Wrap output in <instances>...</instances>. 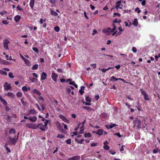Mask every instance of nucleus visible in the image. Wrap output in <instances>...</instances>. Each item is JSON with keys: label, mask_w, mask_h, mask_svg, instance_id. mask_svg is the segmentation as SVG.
I'll return each instance as SVG.
<instances>
[{"label": "nucleus", "mask_w": 160, "mask_h": 160, "mask_svg": "<svg viewBox=\"0 0 160 160\" xmlns=\"http://www.w3.org/2000/svg\"><path fill=\"white\" fill-rule=\"evenodd\" d=\"M69 84L72 85L76 88H77L78 87V85L75 83V82L73 81L70 82Z\"/></svg>", "instance_id": "nucleus-28"}, {"label": "nucleus", "mask_w": 160, "mask_h": 160, "mask_svg": "<svg viewBox=\"0 0 160 160\" xmlns=\"http://www.w3.org/2000/svg\"><path fill=\"white\" fill-rule=\"evenodd\" d=\"M25 63L28 66H29L31 65L30 61L26 59L24 60Z\"/></svg>", "instance_id": "nucleus-22"}, {"label": "nucleus", "mask_w": 160, "mask_h": 160, "mask_svg": "<svg viewBox=\"0 0 160 160\" xmlns=\"http://www.w3.org/2000/svg\"><path fill=\"white\" fill-rule=\"evenodd\" d=\"M160 57V54H158V55H156L155 56V59L156 61H157L158 60V58Z\"/></svg>", "instance_id": "nucleus-50"}, {"label": "nucleus", "mask_w": 160, "mask_h": 160, "mask_svg": "<svg viewBox=\"0 0 160 160\" xmlns=\"http://www.w3.org/2000/svg\"><path fill=\"white\" fill-rule=\"evenodd\" d=\"M32 50L36 53H38L39 51L38 49L37 48L35 47H33Z\"/></svg>", "instance_id": "nucleus-44"}, {"label": "nucleus", "mask_w": 160, "mask_h": 160, "mask_svg": "<svg viewBox=\"0 0 160 160\" xmlns=\"http://www.w3.org/2000/svg\"><path fill=\"white\" fill-rule=\"evenodd\" d=\"M118 80H120L123 81H124V80L123 79L121 78H116L114 76H112L111 77L110 81L113 82H115Z\"/></svg>", "instance_id": "nucleus-10"}, {"label": "nucleus", "mask_w": 160, "mask_h": 160, "mask_svg": "<svg viewBox=\"0 0 160 160\" xmlns=\"http://www.w3.org/2000/svg\"><path fill=\"white\" fill-rule=\"evenodd\" d=\"M41 107L42 108V111L44 110L45 109V105L44 104L42 103V102H41V103L39 104Z\"/></svg>", "instance_id": "nucleus-32"}, {"label": "nucleus", "mask_w": 160, "mask_h": 160, "mask_svg": "<svg viewBox=\"0 0 160 160\" xmlns=\"http://www.w3.org/2000/svg\"><path fill=\"white\" fill-rule=\"evenodd\" d=\"M21 18V17L19 15H17L14 18V19L15 22H18L19 21Z\"/></svg>", "instance_id": "nucleus-20"}, {"label": "nucleus", "mask_w": 160, "mask_h": 160, "mask_svg": "<svg viewBox=\"0 0 160 160\" xmlns=\"http://www.w3.org/2000/svg\"><path fill=\"white\" fill-rule=\"evenodd\" d=\"M83 103H84L85 105H90L91 103L89 102H83Z\"/></svg>", "instance_id": "nucleus-58"}, {"label": "nucleus", "mask_w": 160, "mask_h": 160, "mask_svg": "<svg viewBox=\"0 0 160 160\" xmlns=\"http://www.w3.org/2000/svg\"><path fill=\"white\" fill-rule=\"evenodd\" d=\"M2 22L3 24L5 25H7L8 24V22L6 20H2Z\"/></svg>", "instance_id": "nucleus-56"}, {"label": "nucleus", "mask_w": 160, "mask_h": 160, "mask_svg": "<svg viewBox=\"0 0 160 160\" xmlns=\"http://www.w3.org/2000/svg\"><path fill=\"white\" fill-rule=\"evenodd\" d=\"M39 22L40 24H43V19H42V18H41L40 19V20Z\"/></svg>", "instance_id": "nucleus-63"}, {"label": "nucleus", "mask_w": 160, "mask_h": 160, "mask_svg": "<svg viewBox=\"0 0 160 160\" xmlns=\"http://www.w3.org/2000/svg\"><path fill=\"white\" fill-rule=\"evenodd\" d=\"M29 111L32 114H34L36 112V111L34 109H31Z\"/></svg>", "instance_id": "nucleus-45"}, {"label": "nucleus", "mask_w": 160, "mask_h": 160, "mask_svg": "<svg viewBox=\"0 0 160 160\" xmlns=\"http://www.w3.org/2000/svg\"><path fill=\"white\" fill-rule=\"evenodd\" d=\"M10 43V42L8 39H5L3 42V46L4 48H5L6 50H8V44Z\"/></svg>", "instance_id": "nucleus-5"}, {"label": "nucleus", "mask_w": 160, "mask_h": 160, "mask_svg": "<svg viewBox=\"0 0 160 160\" xmlns=\"http://www.w3.org/2000/svg\"><path fill=\"white\" fill-rule=\"evenodd\" d=\"M37 101L38 102V103L40 104L41 103V102H40V101H43L44 100L43 98L41 96H39L38 97V98L36 99Z\"/></svg>", "instance_id": "nucleus-21"}, {"label": "nucleus", "mask_w": 160, "mask_h": 160, "mask_svg": "<svg viewBox=\"0 0 160 160\" xmlns=\"http://www.w3.org/2000/svg\"><path fill=\"white\" fill-rule=\"evenodd\" d=\"M47 75L44 72H43L41 75V79L42 80H45L47 78Z\"/></svg>", "instance_id": "nucleus-16"}, {"label": "nucleus", "mask_w": 160, "mask_h": 160, "mask_svg": "<svg viewBox=\"0 0 160 160\" xmlns=\"http://www.w3.org/2000/svg\"><path fill=\"white\" fill-rule=\"evenodd\" d=\"M102 32L106 34L107 35H109L110 33V28H108L106 29H103L102 31Z\"/></svg>", "instance_id": "nucleus-14"}, {"label": "nucleus", "mask_w": 160, "mask_h": 160, "mask_svg": "<svg viewBox=\"0 0 160 160\" xmlns=\"http://www.w3.org/2000/svg\"><path fill=\"white\" fill-rule=\"evenodd\" d=\"M142 5L143 6H144L146 4V1L145 0H143L141 3Z\"/></svg>", "instance_id": "nucleus-61"}, {"label": "nucleus", "mask_w": 160, "mask_h": 160, "mask_svg": "<svg viewBox=\"0 0 160 160\" xmlns=\"http://www.w3.org/2000/svg\"><path fill=\"white\" fill-rule=\"evenodd\" d=\"M18 138L17 137V138L16 139L15 137L12 138L10 137L8 138V142L10 145L14 144L16 142Z\"/></svg>", "instance_id": "nucleus-2"}, {"label": "nucleus", "mask_w": 160, "mask_h": 160, "mask_svg": "<svg viewBox=\"0 0 160 160\" xmlns=\"http://www.w3.org/2000/svg\"><path fill=\"white\" fill-rule=\"evenodd\" d=\"M16 132L15 130L13 128L10 129L9 131V133L10 135L14 134Z\"/></svg>", "instance_id": "nucleus-23"}, {"label": "nucleus", "mask_w": 160, "mask_h": 160, "mask_svg": "<svg viewBox=\"0 0 160 160\" xmlns=\"http://www.w3.org/2000/svg\"><path fill=\"white\" fill-rule=\"evenodd\" d=\"M71 139H68L66 140L65 142L66 143L68 144H70L71 143Z\"/></svg>", "instance_id": "nucleus-39"}, {"label": "nucleus", "mask_w": 160, "mask_h": 160, "mask_svg": "<svg viewBox=\"0 0 160 160\" xmlns=\"http://www.w3.org/2000/svg\"><path fill=\"white\" fill-rule=\"evenodd\" d=\"M80 157L77 155L72 157L68 158L67 160H78L80 159Z\"/></svg>", "instance_id": "nucleus-9"}, {"label": "nucleus", "mask_w": 160, "mask_h": 160, "mask_svg": "<svg viewBox=\"0 0 160 160\" xmlns=\"http://www.w3.org/2000/svg\"><path fill=\"white\" fill-rule=\"evenodd\" d=\"M86 101L90 103H91V98L88 96H87L86 97Z\"/></svg>", "instance_id": "nucleus-36"}, {"label": "nucleus", "mask_w": 160, "mask_h": 160, "mask_svg": "<svg viewBox=\"0 0 160 160\" xmlns=\"http://www.w3.org/2000/svg\"><path fill=\"white\" fill-rule=\"evenodd\" d=\"M138 24V22L137 19L135 18L134 19L133 21L132 22V24L134 26H137Z\"/></svg>", "instance_id": "nucleus-24"}, {"label": "nucleus", "mask_w": 160, "mask_h": 160, "mask_svg": "<svg viewBox=\"0 0 160 160\" xmlns=\"http://www.w3.org/2000/svg\"><path fill=\"white\" fill-rule=\"evenodd\" d=\"M132 51L133 52L136 53L137 51V49L135 47H133L132 48Z\"/></svg>", "instance_id": "nucleus-49"}, {"label": "nucleus", "mask_w": 160, "mask_h": 160, "mask_svg": "<svg viewBox=\"0 0 160 160\" xmlns=\"http://www.w3.org/2000/svg\"><path fill=\"white\" fill-rule=\"evenodd\" d=\"M135 11L137 12L138 13H140L141 12V10L138 8H137L135 9Z\"/></svg>", "instance_id": "nucleus-53"}, {"label": "nucleus", "mask_w": 160, "mask_h": 160, "mask_svg": "<svg viewBox=\"0 0 160 160\" xmlns=\"http://www.w3.org/2000/svg\"><path fill=\"white\" fill-rule=\"evenodd\" d=\"M59 118L65 123H69V121L62 115L60 114Z\"/></svg>", "instance_id": "nucleus-7"}, {"label": "nucleus", "mask_w": 160, "mask_h": 160, "mask_svg": "<svg viewBox=\"0 0 160 160\" xmlns=\"http://www.w3.org/2000/svg\"><path fill=\"white\" fill-rule=\"evenodd\" d=\"M103 147L106 150H108L109 148V146L107 145H104Z\"/></svg>", "instance_id": "nucleus-47"}, {"label": "nucleus", "mask_w": 160, "mask_h": 160, "mask_svg": "<svg viewBox=\"0 0 160 160\" xmlns=\"http://www.w3.org/2000/svg\"><path fill=\"white\" fill-rule=\"evenodd\" d=\"M17 96L18 97H20L22 96V94L21 92H18L17 93Z\"/></svg>", "instance_id": "nucleus-51"}, {"label": "nucleus", "mask_w": 160, "mask_h": 160, "mask_svg": "<svg viewBox=\"0 0 160 160\" xmlns=\"http://www.w3.org/2000/svg\"><path fill=\"white\" fill-rule=\"evenodd\" d=\"M35 1V0H30L29 5L32 9H33V8Z\"/></svg>", "instance_id": "nucleus-18"}, {"label": "nucleus", "mask_w": 160, "mask_h": 160, "mask_svg": "<svg viewBox=\"0 0 160 160\" xmlns=\"http://www.w3.org/2000/svg\"><path fill=\"white\" fill-rule=\"evenodd\" d=\"M121 2L120 1H118L116 3L115 8L117 10H118V8L122 9V5L121 4Z\"/></svg>", "instance_id": "nucleus-6"}, {"label": "nucleus", "mask_w": 160, "mask_h": 160, "mask_svg": "<svg viewBox=\"0 0 160 160\" xmlns=\"http://www.w3.org/2000/svg\"><path fill=\"white\" fill-rule=\"evenodd\" d=\"M117 30H116L115 31H114V32H112V36L115 35L116 36V34L117 33Z\"/></svg>", "instance_id": "nucleus-62"}, {"label": "nucleus", "mask_w": 160, "mask_h": 160, "mask_svg": "<svg viewBox=\"0 0 160 160\" xmlns=\"http://www.w3.org/2000/svg\"><path fill=\"white\" fill-rule=\"evenodd\" d=\"M17 9L19 10V11H22V8L20 7L19 5H18L17 7Z\"/></svg>", "instance_id": "nucleus-57"}, {"label": "nucleus", "mask_w": 160, "mask_h": 160, "mask_svg": "<svg viewBox=\"0 0 160 160\" xmlns=\"http://www.w3.org/2000/svg\"><path fill=\"white\" fill-rule=\"evenodd\" d=\"M54 30L56 32H58L60 30V28L56 26L54 28Z\"/></svg>", "instance_id": "nucleus-43"}, {"label": "nucleus", "mask_w": 160, "mask_h": 160, "mask_svg": "<svg viewBox=\"0 0 160 160\" xmlns=\"http://www.w3.org/2000/svg\"><path fill=\"white\" fill-rule=\"evenodd\" d=\"M114 67H109L107 69H103L102 70V72H106V71H108L109 70H110L111 69H114Z\"/></svg>", "instance_id": "nucleus-29"}, {"label": "nucleus", "mask_w": 160, "mask_h": 160, "mask_svg": "<svg viewBox=\"0 0 160 160\" xmlns=\"http://www.w3.org/2000/svg\"><path fill=\"white\" fill-rule=\"evenodd\" d=\"M22 89L24 92H27L28 90V88L27 87L24 86L22 87Z\"/></svg>", "instance_id": "nucleus-40"}, {"label": "nucleus", "mask_w": 160, "mask_h": 160, "mask_svg": "<svg viewBox=\"0 0 160 160\" xmlns=\"http://www.w3.org/2000/svg\"><path fill=\"white\" fill-rule=\"evenodd\" d=\"M7 95L9 96H10L12 98H14V94L12 92H8Z\"/></svg>", "instance_id": "nucleus-34"}, {"label": "nucleus", "mask_w": 160, "mask_h": 160, "mask_svg": "<svg viewBox=\"0 0 160 160\" xmlns=\"http://www.w3.org/2000/svg\"><path fill=\"white\" fill-rule=\"evenodd\" d=\"M82 108H83L87 110L88 111H91L92 110V108L89 107H88V106L83 107Z\"/></svg>", "instance_id": "nucleus-30"}, {"label": "nucleus", "mask_w": 160, "mask_h": 160, "mask_svg": "<svg viewBox=\"0 0 160 160\" xmlns=\"http://www.w3.org/2000/svg\"><path fill=\"white\" fill-rule=\"evenodd\" d=\"M32 92L33 93L36 94L40 96L41 95V93L37 89H34L33 90Z\"/></svg>", "instance_id": "nucleus-17"}, {"label": "nucleus", "mask_w": 160, "mask_h": 160, "mask_svg": "<svg viewBox=\"0 0 160 160\" xmlns=\"http://www.w3.org/2000/svg\"><path fill=\"white\" fill-rule=\"evenodd\" d=\"M0 73L1 74L4 75H7V73L6 72L2 70H0Z\"/></svg>", "instance_id": "nucleus-37"}, {"label": "nucleus", "mask_w": 160, "mask_h": 160, "mask_svg": "<svg viewBox=\"0 0 160 160\" xmlns=\"http://www.w3.org/2000/svg\"><path fill=\"white\" fill-rule=\"evenodd\" d=\"M38 68V64H35L32 67V69L33 70H36Z\"/></svg>", "instance_id": "nucleus-42"}, {"label": "nucleus", "mask_w": 160, "mask_h": 160, "mask_svg": "<svg viewBox=\"0 0 160 160\" xmlns=\"http://www.w3.org/2000/svg\"><path fill=\"white\" fill-rule=\"evenodd\" d=\"M49 122V121L47 119H46L44 122V124L43 125L42 123H38L36 124L37 129L38 128L41 131H45L48 129V123Z\"/></svg>", "instance_id": "nucleus-1"}, {"label": "nucleus", "mask_w": 160, "mask_h": 160, "mask_svg": "<svg viewBox=\"0 0 160 160\" xmlns=\"http://www.w3.org/2000/svg\"><path fill=\"white\" fill-rule=\"evenodd\" d=\"M118 29L119 30V31L116 34V37H117L118 35L121 34L122 32L123 31V29H122V27L121 25L118 28Z\"/></svg>", "instance_id": "nucleus-12"}, {"label": "nucleus", "mask_w": 160, "mask_h": 160, "mask_svg": "<svg viewBox=\"0 0 160 160\" xmlns=\"http://www.w3.org/2000/svg\"><path fill=\"white\" fill-rule=\"evenodd\" d=\"M0 100L4 105H6L7 104V102L4 99H3L2 97V96L1 95H0Z\"/></svg>", "instance_id": "nucleus-15"}, {"label": "nucleus", "mask_w": 160, "mask_h": 160, "mask_svg": "<svg viewBox=\"0 0 160 160\" xmlns=\"http://www.w3.org/2000/svg\"><path fill=\"white\" fill-rule=\"evenodd\" d=\"M99 98V96L98 95H96L95 97V99L96 100H98Z\"/></svg>", "instance_id": "nucleus-64"}, {"label": "nucleus", "mask_w": 160, "mask_h": 160, "mask_svg": "<svg viewBox=\"0 0 160 160\" xmlns=\"http://www.w3.org/2000/svg\"><path fill=\"white\" fill-rule=\"evenodd\" d=\"M133 124L138 128H141V121L139 119H136L133 121Z\"/></svg>", "instance_id": "nucleus-3"}, {"label": "nucleus", "mask_w": 160, "mask_h": 160, "mask_svg": "<svg viewBox=\"0 0 160 160\" xmlns=\"http://www.w3.org/2000/svg\"><path fill=\"white\" fill-rule=\"evenodd\" d=\"M140 91L142 93V94L143 95H145L146 94H147V93L145 92V91L143 90V89H140Z\"/></svg>", "instance_id": "nucleus-31"}, {"label": "nucleus", "mask_w": 160, "mask_h": 160, "mask_svg": "<svg viewBox=\"0 0 160 160\" xmlns=\"http://www.w3.org/2000/svg\"><path fill=\"white\" fill-rule=\"evenodd\" d=\"M143 96H144V98L145 100L148 101L149 100V98L147 94H146L145 95H144Z\"/></svg>", "instance_id": "nucleus-38"}, {"label": "nucleus", "mask_w": 160, "mask_h": 160, "mask_svg": "<svg viewBox=\"0 0 160 160\" xmlns=\"http://www.w3.org/2000/svg\"><path fill=\"white\" fill-rule=\"evenodd\" d=\"M52 13L51 14L54 15V16H56L58 15V14L56 12L53 11H51Z\"/></svg>", "instance_id": "nucleus-46"}, {"label": "nucleus", "mask_w": 160, "mask_h": 160, "mask_svg": "<svg viewBox=\"0 0 160 160\" xmlns=\"http://www.w3.org/2000/svg\"><path fill=\"white\" fill-rule=\"evenodd\" d=\"M98 144L96 143H93L91 144V147H95L98 146Z\"/></svg>", "instance_id": "nucleus-55"}, {"label": "nucleus", "mask_w": 160, "mask_h": 160, "mask_svg": "<svg viewBox=\"0 0 160 160\" xmlns=\"http://www.w3.org/2000/svg\"><path fill=\"white\" fill-rule=\"evenodd\" d=\"M103 131L101 129L98 130L96 132V133L99 135H102L103 133Z\"/></svg>", "instance_id": "nucleus-25"}, {"label": "nucleus", "mask_w": 160, "mask_h": 160, "mask_svg": "<svg viewBox=\"0 0 160 160\" xmlns=\"http://www.w3.org/2000/svg\"><path fill=\"white\" fill-rule=\"evenodd\" d=\"M28 119L31 121L33 122H35L37 121V118L35 116L32 117H28Z\"/></svg>", "instance_id": "nucleus-11"}, {"label": "nucleus", "mask_w": 160, "mask_h": 160, "mask_svg": "<svg viewBox=\"0 0 160 160\" xmlns=\"http://www.w3.org/2000/svg\"><path fill=\"white\" fill-rule=\"evenodd\" d=\"M84 127L83 126H82L80 128V130L79 132V134H81L84 131Z\"/></svg>", "instance_id": "nucleus-35"}, {"label": "nucleus", "mask_w": 160, "mask_h": 160, "mask_svg": "<svg viewBox=\"0 0 160 160\" xmlns=\"http://www.w3.org/2000/svg\"><path fill=\"white\" fill-rule=\"evenodd\" d=\"M97 32L96 30H93V33H92V35H93L97 33Z\"/></svg>", "instance_id": "nucleus-59"}, {"label": "nucleus", "mask_w": 160, "mask_h": 160, "mask_svg": "<svg viewBox=\"0 0 160 160\" xmlns=\"http://www.w3.org/2000/svg\"><path fill=\"white\" fill-rule=\"evenodd\" d=\"M116 126V125L115 124H111L110 125L109 128H112Z\"/></svg>", "instance_id": "nucleus-54"}, {"label": "nucleus", "mask_w": 160, "mask_h": 160, "mask_svg": "<svg viewBox=\"0 0 160 160\" xmlns=\"http://www.w3.org/2000/svg\"><path fill=\"white\" fill-rule=\"evenodd\" d=\"M85 88V87L82 86L81 87V89L79 90V92L81 94H82L84 93V90Z\"/></svg>", "instance_id": "nucleus-27"}, {"label": "nucleus", "mask_w": 160, "mask_h": 160, "mask_svg": "<svg viewBox=\"0 0 160 160\" xmlns=\"http://www.w3.org/2000/svg\"><path fill=\"white\" fill-rule=\"evenodd\" d=\"M26 126L30 128L33 129H36V124L33 123H27L26 124Z\"/></svg>", "instance_id": "nucleus-4"}, {"label": "nucleus", "mask_w": 160, "mask_h": 160, "mask_svg": "<svg viewBox=\"0 0 160 160\" xmlns=\"http://www.w3.org/2000/svg\"><path fill=\"white\" fill-rule=\"evenodd\" d=\"M57 137L60 138H63L64 137V136L62 134H58V135Z\"/></svg>", "instance_id": "nucleus-41"}, {"label": "nucleus", "mask_w": 160, "mask_h": 160, "mask_svg": "<svg viewBox=\"0 0 160 160\" xmlns=\"http://www.w3.org/2000/svg\"><path fill=\"white\" fill-rule=\"evenodd\" d=\"M113 28H110V32H113L116 30H117V27L114 24H113Z\"/></svg>", "instance_id": "nucleus-19"}, {"label": "nucleus", "mask_w": 160, "mask_h": 160, "mask_svg": "<svg viewBox=\"0 0 160 160\" xmlns=\"http://www.w3.org/2000/svg\"><path fill=\"white\" fill-rule=\"evenodd\" d=\"M75 141L76 142H78L80 144H82L83 142L84 141V139H82L80 140H79L77 138H75Z\"/></svg>", "instance_id": "nucleus-26"}, {"label": "nucleus", "mask_w": 160, "mask_h": 160, "mask_svg": "<svg viewBox=\"0 0 160 160\" xmlns=\"http://www.w3.org/2000/svg\"><path fill=\"white\" fill-rule=\"evenodd\" d=\"M13 73L12 72H10L8 74V76L9 78H14V76L13 75Z\"/></svg>", "instance_id": "nucleus-48"}, {"label": "nucleus", "mask_w": 160, "mask_h": 160, "mask_svg": "<svg viewBox=\"0 0 160 160\" xmlns=\"http://www.w3.org/2000/svg\"><path fill=\"white\" fill-rule=\"evenodd\" d=\"M4 89L6 90H8L11 88V86L10 84H8L7 82H6L3 85Z\"/></svg>", "instance_id": "nucleus-8"}, {"label": "nucleus", "mask_w": 160, "mask_h": 160, "mask_svg": "<svg viewBox=\"0 0 160 160\" xmlns=\"http://www.w3.org/2000/svg\"><path fill=\"white\" fill-rule=\"evenodd\" d=\"M84 137L85 138H87V137L90 138L92 136L91 134H90L89 133H85L84 134Z\"/></svg>", "instance_id": "nucleus-33"}, {"label": "nucleus", "mask_w": 160, "mask_h": 160, "mask_svg": "<svg viewBox=\"0 0 160 160\" xmlns=\"http://www.w3.org/2000/svg\"><path fill=\"white\" fill-rule=\"evenodd\" d=\"M38 81V80L37 79L35 78H32V82H37Z\"/></svg>", "instance_id": "nucleus-52"}, {"label": "nucleus", "mask_w": 160, "mask_h": 160, "mask_svg": "<svg viewBox=\"0 0 160 160\" xmlns=\"http://www.w3.org/2000/svg\"><path fill=\"white\" fill-rule=\"evenodd\" d=\"M113 14L114 15H117L118 17H120L121 16V15L119 13L117 12H115Z\"/></svg>", "instance_id": "nucleus-60"}, {"label": "nucleus", "mask_w": 160, "mask_h": 160, "mask_svg": "<svg viewBox=\"0 0 160 160\" xmlns=\"http://www.w3.org/2000/svg\"><path fill=\"white\" fill-rule=\"evenodd\" d=\"M58 75L54 72H53L52 75V78L53 80L56 82L57 81Z\"/></svg>", "instance_id": "nucleus-13"}]
</instances>
